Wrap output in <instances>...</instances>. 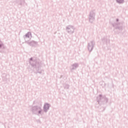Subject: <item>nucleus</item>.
I'll return each instance as SVG.
<instances>
[{"mask_svg": "<svg viewBox=\"0 0 128 128\" xmlns=\"http://www.w3.org/2000/svg\"><path fill=\"white\" fill-rule=\"evenodd\" d=\"M49 108H50V105L48 104H44V108L45 110H48Z\"/></svg>", "mask_w": 128, "mask_h": 128, "instance_id": "f257e3e1", "label": "nucleus"}, {"mask_svg": "<svg viewBox=\"0 0 128 128\" xmlns=\"http://www.w3.org/2000/svg\"><path fill=\"white\" fill-rule=\"evenodd\" d=\"M117 2H119V4H122L124 2V0H116Z\"/></svg>", "mask_w": 128, "mask_h": 128, "instance_id": "f03ea898", "label": "nucleus"}, {"mask_svg": "<svg viewBox=\"0 0 128 128\" xmlns=\"http://www.w3.org/2000/svg\"><path fill=\"white\" fill-rule=\"evenodd\" d=\"M2 46V44H0V46Z\"/></svg>", "mask_w": 128, "mask_h": 128, "instance_id": "7ed1b4c3", "label": "nucleus"}]
</instances>
